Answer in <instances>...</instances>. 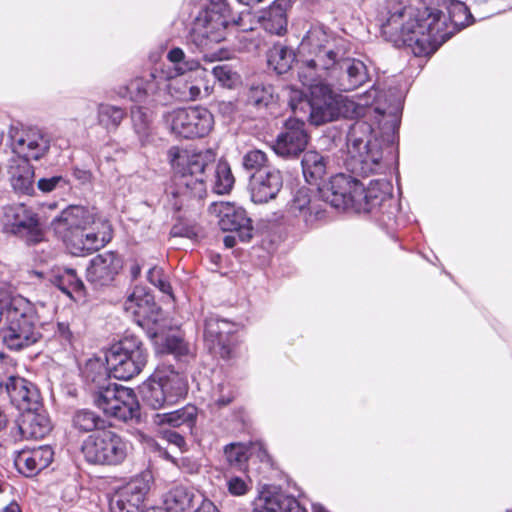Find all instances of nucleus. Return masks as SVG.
I'll return each mask as SVG.
<instances>
[{
    "instance_id": "f257e3e1",
    "label": "nucleus",
    "mask_w": 512,
    "mask_h": 512,
    "mask_svg": "<svg viewBox=\"0 0 512 512\" xmlns=\"http://www.w3.org/2000/svg\"><path fill=\"white\" fill-rule=\"evenodd\" d=\"M167 155L173 169L169 202L175 211L201 205L207 195L208 173L212 170V191L223 195L232 190L235 178L227 161L220 160L215 164L211 155L190 153L178 146H172Z\"/></svg>"
},
{
    "instance_id": "f03ea898",
    "label": "nucleus",
    "mask_w": 512,
    "mask_h": 512,
    "mask_svg": "<svg viewBox=\"0 0 512 512\" xmlns=\"http://www.w3.org/2000/svg\"><path fill=\"white\" fill-rule=\"evenodd\" d=\"M380 32L397 48L416 57L433 54L448 38L443 12L432 6L415 10L400 0H387Z\"/></svg>"
},
{
    "instance_id": "7ed1b4c3",
    "label": "nucleus",
    "mask_w": 512,
    "mask_h": 512,
    "mask_svg": "<svg viewBox=\"0 0 512 512\" xmlns=\"http://www.w3.org/2000/svg\"><path fill=\"white\" fill-rule=\"evenodd\" d=\"M303 73L306 83L316 78H330L341 91H353L370 79L365 63L355 58L341 59L335 50L334 41L320 28L310 29L303 38Z\"/></svg>"
},
{
    "instance_id": "20e7f679",
    "label": "nucleus",
    "mask_w": 512,
    "mask_h": 512,
    "mask_svg": "<svg viewBox=\"0 0 512 512\" xmlns=\"http://www.w3.org/2000/svg\"><path fill=\"white\" fill-rule=\"evenodd\" d=\"M318 189L327 204L337 210L373 213L380 215L381 221L385 214H392L394 199L392 186L387 181L373 180L364 187L356 178L339 173Z\"/></svg>"
},
{
    "instance_id": "39448f33",
    "label": "nucleus",
    "mask_w": 512,
    "mask_h": 512,
    "mask_svg": "<svg viewBox=\"0 0 512 512\" xmlns=\"http://www.w3.org/2000/svg\"><path fill=\"white\" fill-rule=\"evenodd\" d=\"M243 13L237 19H231V9L226 0H210V3L201 10L194 19L190 31L192 42L203 53V60L213 62L227 58V50L218 48L214 51L210 50L213 45L224 41L227 36L229 24H233L242 31H247L242 25Z\"/></svg>"
},
{
    "instance_id": "423d86ee",
    "label": "nucleus",
    "mask_w": 512,
    "mask_h": 512,
    "mask_svg": "<svg viewBox=\"0 0 512 512\" xmlns=\"http://www.w3.org/2000/svg\"><path fill=\"white\" fill-rule=\"evenodd\" d=\"M302 73L303 65L299 71V79L304 85L310 87V96L301 97L296 104L291 102V108L295 113L298 110L308 113L309 121L316 126L331 122L339 117H353L356 111V105L353 101L337 100L329 85L317 83L324 80V78L311 80V84L306 83L305 78L301 77Z\"/></svg>"
},
{
    "instance_id": "0eeeda50",
    "label": "nucleus",
    "mask_w": 512,
    "mask_h": 512,
    "mask_svg": "<svg viewBox=\"0 0 512 512\" xmlns=\"http://www.w3.org/2000/svg\"><path fill=\"white\" fill-rule=\"evenodd\" d=\"M41 337L30 302L22 297H11L5 324L0 329L1 343L10 351H21L37 343Z\"/></svg>"
},
{
    "instance_id": "6e6552de",
    "label": "nucleus",
    "mask_w": 512,
    "mask_h": 512,
    "mask_svg": "<svg viewBox=\"0 0 512 512\" xmlns=\"http://www.w3.org/2000/svg\"><path fill=\"white\" fill-rule=\"evenodd\" d=\"M145 406L158 410L174 405L188 393L186 377L172 366H159L139 387Z\"/></svg>"
},
{
    "instance_id": "1a4fd4ad",
    "label": "nucleus",
    "mask_w": 512,
    "mask_h": 512,
    "mask_svg": "<svg viewBox=\"0 0 512 512\" xmlns=\"http://www.w3.org/2000/svg\"><path fill=\"white\" fill-rule=\"evenodd\" d=\"M148 361V350L140 336L126 331L111 345L106 362L112 375L119 380H130L139 375Z\"/></svg>"
},
{
    "instance_id": "9d476101",
    "label": "nucleus",
    "mask_w": 512,
    "mask_h": 512,
    "mask_svg": "<svg viewBox=\"0 0 512 512\" xmlns=\"http://www.w3.org/2000/svg\"><path fill=\"white\" fill-rule=\"evenodd\" d=\"M130 449L128 440L106 428L88 435L80 447L87 463L109 467L122 465L128 458Z\"/></svg>"
},
{
    "instance_id": "9b49d317",
    "label": "nucleus",
    "mask_w": 512,
    "mask_h": 512,
    "mask_svg": "<svg viewBox=\"0 0 512 512\" xmlns=\"http://www.w3.org/2000/svg\"><path fill=\"white\" fill-rule=\"evenodd\" d=\"M203 339L209 353L223 360L235 358L241 342L236 323L217 315L205 319Z\"/></svg>"
},
{
    "instance_id": "f8f14e48",
    "label": "nucleus",
    "mask_w": 512,
    "mask_h": 512,
    "mask_svg": "<svg viewBox=\"0 0 512 512\" xmlns=\"http://www.w3.org/2000/svg\"><path fill=\"white\" fill-rule=\"evenodd\" d=\"M171 132L183 139L203 138L214 125L212 113L204 107L178 108L165 116Z\"/></svg>"
},
{
    "instance_id": "ddd939ff",
    "label": "nucleus",
    "mask_w": 512,
    "mask_h": 512,
    "mask_svg": "<svg viewBox=\"0 0 512 512\" xmlns=\"http://www.w3.org/2000/svg\"><path fill=\"white\" fill-rule=\"evenodd\" d=\"M327 206L319 189L312 193L310 189L302 187L294 194L287 211L292 217L302 220L306 228L314 229L328 222Z\"/></svg>"
},
{
    "instance_id": "4468645a",
    "label": "nucleus",
    "mask_w": 512,
    "mask_h": 512,
    "mask_svg": "<svg viewBox=\"0 0 512 512\" xmlns=\"http://www.w3.org/2000/svg\"><path fill=\"white\" fill-rule=\"evenodd\" d=\"M371 132L370 125L358 121L351 126L347 138L348 152L364 173H375L382 159V152L370 146L368 137Z\"/></svg>"
},
{
    "instance_id": "2eb2a0df",
    "label": "nucleus",
    "mask_w": 512,
    "mask_h": 512,
    "mask_svg": "<svg viewBox=\"0 0 512 512\" xmlns=\"http://www.w3.org/2000/svg\"><path fill=\"white\" fill-rule=\"evenodd\" d=\"M101 230L88 232L83 229L65 233L62 237L67 250L74 256H86L101 249L112 240L113 230L108 221L100 222Z\"/></svg>"
},
{
    "instance_id": "dca6fc26",
    "label": "nucleus",
    "mask_w": 512,
    "mask_h": 512,
    "mask_svg": "<svg viewBox=\"0 0 512 512\" xmlns=\"http://www.w3.org/2000/svg\"><path fill=\"white\" fill-rule=\"evenodd\" d=\"M308 142L309 134L305 129V122L298 118H288L272 149L280 157L296 158L306 150Z\"/></svg>"
},
{
    "instance_id": "f3484780",
    "label": "nucleus",
    "mask_w": 512,
    "mask_h": 512,
    "mask_svg": "<svg viewBox=\"0 0 512 512\" xmlns=\"http://www.w3.org/2000/svg\"><path fill=\"white\" fill-rule=\"evenodd\" d=\"M211 209L217 214L218 225L222 231L237 233L242 242H247L252 238V220L248 217L245 209L230 202L213 203Z\"/></svg>"
},
{
    "instance_id": "a211bd4d",
    "label": "nucleus",
    "mask_w": 512,
    "mask_h": 512,
    "mask_svg": "<svg viewBox=\"0 0 512 512\" xmlns=\"http://www.w3.org/2000/svg\"><path fill=\"white\" fill-rule=\"evenodd\" d=\"M166 82L167 79L162 74L150 72L131 79L127 85L119 88L118 95L129 98L132 102L154 105L157 95Z\"/></svg>"
},
{
    "instance_id": "6ab92c4d",
    "label": "nucleus",
    "mask_w": 512,
    "mask_h": 512,
    "mask_svg": "<svg viewBox=\"0 0 512 512\" xmlns=\"http://www.w3.org/2000/svg\"><path fill=\"white\" fill-rule=\"evenodd\" d=\"M3 390L11 403L23 413L38 411L42 407L38 388L23 377L9 376L5 382L3 381Z\"/></svg>"
},
{
    "instance_id": "aec40b11",
    "label": "nucleus",
    "mask_w": 512,
    "mask_h": 512,
    "mask_svg": "<svg viewBox=\"0 0 512 512\" xmlns=\"http://www.w3.org/2000/svg\"><path fill=\"white\" fill-rule=\"evenodd\" d=\"M150 490L149 481L143 475L131 479L111 501L112 512H144V499Z\"/></svg>"
},
{
    "instance_id": "412c9836",
    "label": "nucleus",
    "mask_w": 512,
    "mask_h": 512,
    "mask_svg": "<svg viewBox=\"0 0 512 512\" xmlns=\"http://www.w3.org/2000/svg\"><path fill=\"white\" fill-rule=\"evenodd\" d=\"M13 150L21 155L20 160H39L50 149V138L37 129H26L12 136Z\"/></svg>"
},
{
    "instance_id": "4be33fe9",
    "label": "nucleus",
    "mask_w": 512,
    "mask_h": 512,
    "mask_svg": "<svg viewBox=\"0 0 512 512\" xmlns=\"http://www.w3.org/2000/svg\"><path fill=\"white\" fill-rule=\"evenodd\" d=\"M5 216L11 232L19 234L28 242L36 244L43 240L44 232L39 223L37 214L27 209L24 205L10 207Z\"/></svg>"
},
{
    "instance_id": "5701e85b",
    "label": "nucleus",
    "mask_w": 512,
    "mask_h": 512,
    "mask_svg": "<svg viewBox=\"0 0 512 512\" xmlns=\"http://www.w3.org/2000/svg\"><path fill=\"white\" fill-rule=\"evenodd\" d=\"M122 258L113 251H106L91 259L86 270L87 281L95 286L110 284L122 268Z\"/></svg>"
},
{
    "instance_id": "b1692460",
    "label": "nucleus",
    "mask_w": 512,
    "mask_h": 512,
    "mask_svg": "<svg viewBox=\"0 0 512 512\" xmlns=\"http://www.w3.org/2000/svg\"><path fill=\"white\" fill-rule=\"evenodd\" d=\"M94 224H96V214L87 207L79 205H71L62 210L51 222L54 231L62 237L65 233L89 229Z\"/></svg>"
},
{
    "instance_id": "393cba45",
    "label": "nucleus",
    "mask_w": 512,
    "mask_h": 512,
    "mask_svg": "<svg viewBox=\"0 0 512 512\" xmlns=\"http://www.w3.org/2000/svg\"><path fill=\"white\" fill-rule=\"evenodd\" d=\"M54 459V450L49 445L22 449L15 457L18 471L26 477H33L50 466Z\"/></svg>"
},
{
    "instance_id": "a878e982",
    "label": "nucleus",
    "mask_w": 512,
    "mask_h": 512,
    "mask_svg": "<svg viewBox=\"0 0 512 512\" xmlns=\"http://www.w3.org/2000/svg\"><path fill=\"white\" fill-rule=\"evenodd\" d=\"M283 186V177L279 169H269L250 177L251 199L263 204L274 199Z\"/></svg>"
},
{
    "instance_id": "bb28decb",
    "label": "nucleus",
    "mask_w": 512,
    "mask_h": 512,
    "mask_svg": "<svg viewBox=\"0 0 512 512\" xmlns=\"http://www.w3.org/2000/svg\"><path fill=\"white\" fill-rule=\"evenodd\" d=\"M290 8L291 0H274L268 8L261 11V27L272 35H285L288 26L287 12Z\"/></svg>"
},
{
    "instance_id": "cd10ccee",
    "label": "nucleus",
    "mask_w": 512,
    "mask_h": 512,
    "mask_svg": "<svg viewBox=\"0 0 512 512\" xmlns=\"http://www.w3.org/2000/svg\"><path fill=\"white\" fill-rule=\"evenodd\" d=\"M204 499L192 489L185 486L172 488L165 499V505L169 512H196L204 509Z\"/></svg>"
},
{
    "instance_id": "c85d7f7f",
    "label": "nucleus",
    "mask_w": 512,
    "mask_h": 512,
    "mask_svg": "<svg viewBox=\"0 0 512 512\" xmlns=\"http://www.w3.org/2000/svg\"><path fill=\"white\" fill-rule=\"evenodd\" d=\"M125 310L132 313L137 321H148L156 323L161 313V308L154 301L149 293L137 294L133 292L125 301Z\"/></svg>"
},
{
    "instance_id": "c756f323",
    "label": "nucleus",
    "mask_w": 512,
    "mask_h": 512,
    "mask_svg": "<svg viewBox=\"0 0 512 512\" xmlns=\"http://www.w3.org/2000/svg\"><path fill=\"white\" fill-rule=\"evenodd\" d=\"M140 406L133 389L120 386L106 415L127 422L139 417Z\"/></svg>"
},
{
    "instance_id": "7c9ffc66",
    "label": "nucleus",
    "mask_w": 512,
    "mask_h": 512,
    "mask_svg": "<svg viewBox=\"0 0 512 512\" xmlns=\"http://www.w3.org/2000/svg\"><path fill=\"white\" fill-rule=\"evenodd\" d=\"M9 180L13 190L20 195L32 196L35 189V171L30 162L15 160L9 166Z\"/></svg>"
},
{
    "instance_id": "2f4dec72",
    "label": "nucleus",
    "mask_w": 512,
    "mask_h": 512,
    "mask_svg": "<svg viewBox=\"0 0 512 512\" xmlns=\"http://www.w3.org/2000/svg\"><path fill=\"white\" fill-rule=\"evenodd\" d=\"M197 419L198 408L193 404H187L174 411L155 414L153 416V423L160 427H186L190 431H192L193 428L196 426Z\"/></svg>"
},
{
    "instance_id": "473e14b6",
    "label": "nucleus",
    "mask_w": 512,
    "mask_h": 512,
    "mask_svg": "<svg viewBox=\"0 0 512 512\" xmlns=\"http://www.w3.org/2000/svg\"><path fill=\"white\" fill-rule=\"evenodd\" d=\"M49 282L62 293L73 298V293L82 295L85 291L83 281L72 268H53L49 273Z\"/></svg>"
},
{
    "instance_id": "72a5a7b5",
    "label": "nucleus",
    "mask_w": 512,
    "mask_h": 512,
    "mask_svg": "<svg viewBox=\"0 0 512 512\" xmlns=\"http://www.w3.org/2000/svg\"><path fill=\"white\" fill-rule=\"evenodd\" d=\"M20 430L22 434L31 439H43L52 431L50 418L38 411L26 412Z\"/></svg>"
},
{
    "instance_id": "f704fd0d",
    "label": "nucleus",
    "mask_w": 512,
    "mask_h": 512,
    "mask_svg": "<svg viewBox=\"0 0 512 512\" xmlns=\"http://www.w3.org/2000/svg\"><path fill=\"white\" fill-rule=\"evenodd\" d=\"M71 425L79 433H95L105 429L107 421L97 412L88 408H82L72 414Z\"/></svg>"
},
{
    "instance_id": "c9c22d12",
    "label": "nucleus",
    "mask_w": 512,
    "mask_h": 512,
    "mask_svg": "<svg viewBox=\"0 0 512 512\" xmlns=\"http://www.w3.org/2000/svg\"><path fill=\"white\" fill-rule=\"evenodd\" d=\"M448 17L443 13L446 23L447 31L450 32L446 41L456 32L472 23V15L469 8L460 1L452 0L447 7Z\"/></svg>"
},
{
    "instance_id": "e433bc0d",
    "label": "nucleus",
    "mask_w": 512,
    "mask_h": 512,
    "mask_svg": "<svg viewBox=\"0 0 512 512\" xmlns=\"http://www.w3.org/2000/svg\"><path fill=\"white\" fill-rule=\"evenodd\" d=\"M126 115L124 108L111 104L101 103L97 108L98 124L109 132L116 131Z\"/></svg>"
},
{
    "instance_id": "4c0bfd02",
    "label": "nucleus",
    "mask_w": 512,
    "mask_h": 512,
    "mask_svg": "<svg viewBox=\"0 0 512 512\" xmlns=\"http://www.w3.org/2000/svg\"><path fill=\"white\" fill-rule=\"evenodd\" d=\"M303 174L309 183H316L326 172L323 156L316 151H307L302 158Z\"/></svg>"
},
{
    "instance_id": "58836bf2",
    "label": "nucleus",
    "mask_w": 512,
    "mask_h": 512,
    "mask_svg": "<svg viewBox=\"0 0 512 512\" xmlns=\"http://www.w3.org/2000/svg\"><path fill=\"white\" fill-rule=\"evenodd\" d=\"M295 59L294 52L282 44H275L268 52V64L278 74L286 73Z\"/></svg>"
},
{
    "instance_id": "ea45409f",
    "label": "nucleus",
    "mask_w": 512,
    "mask_h": 512,
    "mask_svg": "<svg viewBox=\"0 0 512 512\" xmlns=\"http://www.w3.org/2000/svg\"><path fill=\"white\" fill-rule=\"evenodd\" d=\"M243 168L251 175L265 173L269 169H276L270 162L268 155L260 149L247 151L242 158Z\"/></svg>"
},
{
    "instance_id": "a19ab883",
    "label": "nucleus",
    "mask_w": 512,
    "mask_h": 512,
    "mask_svg": "<svg viewBox=\"0 0 512 512\" xmlns=\"http://www.w3.org/2000/svg\"><path fill=\"white\" fill-rule=\"evenodd\" d=\"M130 117L134 132L138 135L140 141L144 143L151 134L152 119L147 109L143 106H132Z\"/></svg>"
},
{
    "instance_id": "79ce46f5",
    "label": "nucleus",
    "mask_w": 512,
    "mask_h": 512,
    "mask_svg": "<svg viewBox=\"0 0 512 512\" xmlns=\"http://www.w3.org/2000/svg\"><path fill=\"white\" fill-rule=\"evenodd\" d=\"M250 447L243 443H231L225 446L224 454L229 465L239 470L247 469Z\"/></svg>"
},
{
    "instance_id": "37998d69",
    "label": "nucleus",
    "mask_w": 512,
    "mask_h": 512,
    "mask_svg": "<svg viewBox=\"0 0 512 512\" xmlns=\"http://www.w3.org/2000/svg\"><path fill=\"white\" fill-rule=\"evenodd\" d=\"M121 385L108 382L106 385H99L96 390L92 392V399L94 405L107 414L110 406L113 404L114 397Z\"/></svg>"
},
{
    "instance_id": "c03bdc74",
    "label": "nucleus",
    "mask_w": 512,
    "mask_h": 512,
    "mask_svg": "<svg viewBox=\"0 0 512 512\" xmlns=\"http://www.w3.org/2000/svg\"><path fill=\"white\" fill-rule=\"evenodd\" d=\"M272 100L273 87L271 85H253L250 87L247 94V104L256 108L267 107Z\"/></svg>"
},
{
    "instance_id": "a18cd8bd",
    "label": "nucleus",
    "mask_w": 512,
    "mask_h": 512,
    "mask_svg": "<svg viewBox=\"0 0 512 512\" xmlns=\"http://www.w3.org/2000/svg\"><path fill=\"white\" fill-rule=\"evenodd\" d=\"M169 88L171 90L187 88V91H180V95L177 96V98L181 101H194L201 94V90L198 86L194 85L192 82L179 78L171 80Z\"/></svg>"
},
{
    "instance_id": "49530a36",
    "label": "nucleus",
    "mask_w": 512,
    "mask_h": 512,
    "mask_svg": "<svg viewBox=\"0 0 512 512\" xmlns=\"http://www.w3.org/2000/svg\"><path fill=\"white\" fill-rule=\"evenodd\" d=\"M283 504L280 500H276L275 492L262 494L253 502L252 512H277L276 508Z\"/></svg>"
},
{
    "instance_id": "de8ad7c7",
    "label": "nucleus",
    "mask_w": 512,
    "mask_h": 512,
    "mask_svg": "<svg viewBox=\"0 0 512 512\" xmlns=\"http://www.w3.org/2000/svg\"><path fill=\"white\" fill-rule=\"evenodd\" d=\"M147 279L153 286L158 288L164 294L172 295V287L162 268L157 266L150 268L147 273Z\"/></svg>"
},
{
    "instance_id": "09e8293b",
    "label": "nucleus",
    "mask_w": 512,
    "mask_h": 512,
    "mask_svg": "<svg viewBox=\"0 0 512 512\" xmlns=\"http://www.w3.org/2000/svg\"><path fill=\"white\" fill-rule=\"evenodd\" d=\"M198 227L194 223H188L184 221L182 217L177 219V222L171 227V237H186L189 239L196 238L198 236Z\"/></svg>"
},
{
    "instance_id": "8fccbe9b",
    "label": "nucleus",
    "mask_w": 512,
    "mask_h": 512,
    "mask_svg": "<svg viewBox=\"0 0 512 512\" xmlns=\"http://www.w3.org/2000/svg\"><path fill=\"white\" fill-rule=\"evenodd\" d=\"M83 375L87 381L92 383L100 382L101 379L107 380L106 368L98 360L88 361L84 367Z\"/></svg>"
},
{
    "instance_id": "3c124183",
    "label": "nucleus",
    "mask_w": 512,
    "mask_h": 512,
    "mask_svg": "<svg viewBox=\"0 0 512 512\" xmlns=\"http://www.w3.org/2000/svg\"><path fill=\"white\" fill-rule=\"evenodd\" d=\"M214 77L225 87L231 88L236 79L237 73L227 64L217 65L212 69Z\"/></svg>"
},
{
    "instance_id": "603ef678",
    "label": "nucleus",
    "mask_w": 512,
    "mask_h": 512,
    "mask_svg": "<svg viewBox=\"0 0 512 512\" xmlns=\"http://www.w3.org/2000/svg\"><path fill=\"white\" fill-rule=\"evenodd\" d=\"M163 346L168 353L174 354L178 357L185 356L189 353V348L185 340L176 335L167 336Z\"/></svg>"
},
{
    "instance_id": "864d4df0",
    "label": "nucleus",
    "mask_w": 512,
    "mask_h": 512,
    "mask_svg": "<svg viewBox=\"0 0 512 512\" xmlns=\"http://www.w3.org/2000/svg\"><path fill=\"white\" fill-rule=\"evenodd\" d=\"M276 500H280L281 502H284V505H279L280 507L276 508L277 512H308L299 501L288 494H285L283 492H275Z\"/></svg>"
},
{
    "instance_id": "5fc2aeb1",
    "label": "nucleus",
    "mask_w": 512,
    "mask_h": 512,
    "mask_svg": "<svg viewBox=\"0 0 512 512\" xmlns=\"http://www.w3.org/2000/svg\"><path fill=\"white\" fill-rule=\"evenodd\" d=\"M67 184L68 182L61 175L52 176L50 178H40L37 181V187L42 193H50L57 187H65Z\"/></svg>"
},
{
    "instance_id": "6e6d98bb",
    "label": "nucleus",
    "mask_w": 512,
    "mask_h": 512,
    "mask_svg": "<svg viewBox=\"0 0 512 512\" xmlns=\"http://www.w3.org/2000/svg\"><path fill=\"white\" fill-rule=\"evenodd\" d=\"M54 336L64 348L73 347L75 337L68 323L59 322Z\"/></svg>"
},
{
    "instance_id": "4d7b16f0",
    "label": "nucleus",
    "mask_w": 512,
    "mask_h": 512,
    "mask_svg": "<svg viewBox=\"0 0 512 512\" xmlns=\"http://www.w3.org/2000/svg\"><path fill=\"white\" fill-rule=\"evenodd\" d=\"M218 387H219V395L214 400L213 404L218 409H222L234 401L235 393L230 386H224L223 384H220Z\"/></svg>"
},
{
    "instance_id": "13d9d810",
    "label": "nucleus",
    "mask_w": 512,
    "mask_h": 512,
    "mask_svg": "<svg viewBox=\"0 0 512 512\" xmlns=\"http://www.w3.org/2000/svg\"><path fill=\"white\" fill-rule=\"evenodd\" d=\"M227 488L229 493L234 496L245 495L250 489L246 481L237 476L228 479Z\"/></svg>"
},
{
    "instance_id": "bf43d9fd",
    "label": "nucleus",
    "mask_w": 512,
    "mask_h": 512,
    "mask_svg": "<svg viewBox=\"0 0 512 512\" xmlns=\"http://www.w3.org/2000/svg\"><path fill=\"white\" fill-rule=\"evenodd\" d=\"M162 438L165 439L169 444L175 445L180 450L186 448V440L184 436L174 430L162 431Z\"/></svg>"
},
{
    "instance_id": "052dcab7",
    "label": "nucleus",
    "mask_w": 512,
    "mask_h": 512,
    "mask_svg": "<svg viewBox=\"0 0 512 512\" xmlns=\"http://www.w3.org/2000/svg\"><path fill=\"white\" fill-rule=\"evenodd\" d=\"M184 58V51L179 47L172 48L167 54V59L175 64L180 63Z\"/></svg>"
},
{
    "instance_id": "680f3d73",
    "label": "nucleus",
    "mask_w": 512,
    "mask_h": 512,
    "mask_svg": "<svg viewBox=\"0 0 512 512\" xmlns=\"http://www.w3.org/2000/svg\"><path fill=\"white\" fill-rule=\"evenodd\" d=\"M141 266L137 261H133L129 267V272L132 280H136L141 274Z\"/></svg>"
},
{
    "instance_id": "e2e57ef3",
    "label": "nucleus",
    "mask_w": 512,
    "mask_h": 512,
    "mask_svg": "<svg viewBox=\"0 0 512 512\" xmlns=\"http://www.w3.org/2000/svg\"><path fill=\"white\" fill-rule=\"evenodd\" d=\"M223 243L227 248H233L236 245V238L232 235H227L223 239Z\"/></svg>"
},
{
    "instance_id": "0e129e2a",
    "label": "nucleus",
    "mask_w": 512,
    "mask_h": 512,
    "mask_svg": "<svg viewBox=\"0 0 512 512\" xmlns=\"http://www.w3.org/2000/svg\"><path fill=\"white\" fill-rule=\"evenodd\" d=\"M2 512H22V510L16 502H12Z\"/></svg>"
},
{
    "instance_id": "69168bd1",
    "label": "nucleus",
    "mask_w": 512,
    "mask_h": 512,
    "mask_svg": "<svg viewBox=\"0 0 512 512\" xmlns=\"http://www.w3.org/2000/svg\"><path fill=\"white\" fill-rule=\"evenodd\" d=\"M312 512H330L328 511L325 507H323L322 505H313L312 506Z\"/></svg>"
},
{
    "instance_id": "338daca9",
    "label": "nucleus",
    "mask_w": 512,
    "mask_h": 512,
    "mask_svg": "<svg viewBox=\"0 0 512 512\" xmlns=\"http://www.w3.org/2000/svg\"><path fill=\"white\" fill-rule=\"evenodd\" d=\"M238 1L244 5L250 6V5L260 3L262 0H238Z\"/></svg>"
},
{
    "instance_id": "774afa93",
    "label": "nucleus",
    "mask_w": 512,
    "mask_h": 512,
    "mask_svg": "<svg viewBox=\"0 0 512 512\" xmlns=\"http://www.w3.org/2000/svg\"><path fill=\"white\" fill-rule=\"evenodd\" d=\"M196 512H218V510L215 507H212L210 504H208L204 509H200Z\"/></svg>"
}]
</instances>
